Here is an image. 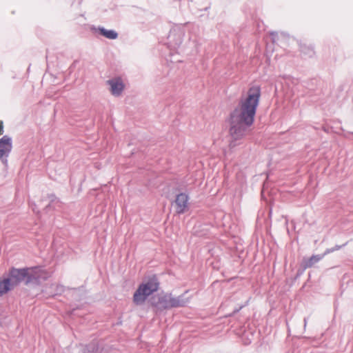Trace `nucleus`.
Segmentation results:
<instances>
[{"instance_id":"nucleus-21","label":"nucleus","mask_w":353,"mask_h":353,"mask_svg":"<svg viewBox=\"0 0 353 353\" xmlns=\"http://www.w3.org/2000/svg\"><path fill=\"white\" fill-rule=\"evenodd\" d=\"M302 274V272H298L297 276H300Z\"/></svg>"},{"instance_id":"nucleus-10","label":"nucleus","mask_w":353,"mask_h":353,"mask_svg":"<svg viewBox=\"0 0 353 353\" xmlns=\"http://www.w3.org/2000/svg\"><path fill=\"white\" fill-rule=\"evenodd\" d=\"M11 288L12 286L10 283V279L6 278L3 280H0V296L7 293Z\"/></svg>"},{"instance_id":"nucleus-6","label":"nucleus","mask_w":353,"mask_h":353,"mask_svg":"<svg viewBox=\"0 0 353 353\" xmlns=\"http://www.w3.org/2000/svg\"><path fill=\"white\" fill-rule=\"evenodd\" d=\"M107 83L110 87V92L112 95L119 97L124 90V83L120 77H115L107 81Z\"/></svg>"},{"instance_id":"nucleus-15","label":"nucleus","mask_w":353,"mask_h":353,"mask_svg":"<svg viewBox=\"0 0 353 353\" xmlns=\"http://www.w3.org/2000/svg\"><path fill=\"white\" fill-rule=\"evenodd\" d=\"M30 205L32 210V211L37 214L39 212V211L37 209V205L34 203H30Z\"/></svg>"},{"instance_id":"nucleus-2","label":"nucleus","mask_w":353,"mask_h":353,"mask_svg":"<svg viewBox=\"0 0 353 353\" xmlns=\"http://www.w3.org/2000/svg\"><path fill=\"white\" fill-rule=\"evenodd\" d=\"M159 281L156 275L149 277L145 283H141L133 295V301L136 305L143 303L147 297L159 290Z\"/></svg>"},{"instance_id":"nucleus-1","label":"nucleus","mask_w":353,"mask_h":353,"mask_svg":"<svg viewBox=\"0 0 353 353\" xmlns=\"http://www.w3.org/2000/svg\"><path fill=\"white\" fill-rule=\"evenodd\" d=\"M260 96L261 90L259 87L250 88L247 97L241 99L237 106L230 112L228 119L230 149L240 145L249 133L250 128L254 121Z\"/></svg>"},{"instance_id":"nucleus-9","label":"nucleus","mask_w":353,"mask_h":353,"mask_svg":"<svg viewBox=\"0 0 353 353\" xmlns=\"http://www.w3.org/2000/svg\"><path fill=\"white\" fill-rule=\"evenodd\" d=\"M97 30L100 34L109 39H116L118 37V33L113 30H106L103 27H99Z\"/></svg>"},{"instance_id":"nucleus-14","label":"nucleus","mask_w":353,"mask_h":353,"mask_svg":"<svg viewBox=\"0 0 353 353\" xmlns=\"http://www.w3.org/2000/svg\"><path fill=\"white\" fill-rule=\"evenodd\" d=\"M301 52L305 57H312L314 54V49L305 45L301 46Z\"/></svg>"},{"instance_id":"nucleus-4","label":"nucleus","mask_w":353,"mask_h":353,"mask_svg":"<svg viewBox=\"0 0 353 353\" xmlns=\"http://www.w3.org/2000/svg\"><path fill=\"white\" fill-rule=\"evenodd\" d=\"M28 270L27 268L17 269L12 268L9 272L10 283L12 287L17 285L28 276Z\"/></svg>"},{"instance_id":"nucleus-17","label":"nucleus","mask_w":353,"mask_h":353,"mask_svg":"<svg viewBox=\"0 0 353 353\" xmlns=\"http://www.w3.org/2000/svg\"><path fill=\"white\" fill-rule=\"evenodd\" d=\"M271 39L273 43H276V37H277L276 32H271L270 34Z\"/></svg>"},{"instance_id":"nucleus-19","label":"nucleus","mask_w":353,"mask_h":353,"mask_svg":"<svg viewBox=\"0 0 353 353\" xmlns=\"http://www.w3.org/2000/svg\"><path fill=\"white\" fill-rule=\"evenodd\" d=\"M347 244V242H346L345 243H344V244H343V245H336L335 247H334V248L335 251H336V250H340L341 248H343V247L345 246Z\"/></svg>"},{"instance_id":"nucleus-20","label":"nucleus","mask_w":353,"mask_h":353,"mask_svg":"<svg viewBox=\"0 0 353 353\" xmlns=\"http://www.w3.org/2000/svg\"><path fill=\"white\" fill-rule=\"evenodd\" d=\"M3 132V123L2 121H0V135Z\"/></svg>"},{"instance_id":"nucleus-16","label":"nucleus","mask_w":353,"mask_h":353,"mask_svg":"<svg viewBox=\"0 0 353 353\" xmlns=\"http://www.w3.org/2000/svg\"><path fill=\"white\" fill-rule=\"evenodd\" d=\"M334 251H335V250H334V248H327V249L325 250V252L322 255H323V257H324L325 255H327V254H330L331 252H333Z\"/></svg>"},{"instance_id":"nucleus-7","label":"nucleus","mask_w":353,"mask_h":353,"mask_svg":"<svg viewBox=\"0 0 353 353\" xmlns=\"http://www.w3.org/2000/svg\"><path fill=\"white\" fill-rule=\"evenodd\" d=\"M323 258V255L322 254L312 255L307 259L304 258L302 261L301 266L303 267V270L311 268L314 264L320 261Z\"/></svg>"},{"instance_id":"nucleus-22","label":"nucleus","mask_w":353,"mask_h":353,"mask_svg":"<svg viewBox=\"0 0 353 353\" xmlns=\"http://www.w3.org/2000/svg\"><path fill=\"white\" fill-rule=\"evenodd\" d=\"M304 323H305V325H306V323H307V320H306V319H305V318L304 319Z\"/></svg>"},{"instance_id":"nucleus-8","label":"nucleus","mask_w":353,"mask_h":353,"mask_svg":"<svg viewBox=\"0 0 353 353\" xmlns=\"http://www.w3.org/2000/svg\"><path fill=\"white\" fill-rule=\"evenodd\" d=\"M169 305L167 307H183L188 303L187 300L183 299V296H179L178 297H173L171 295H168Z\"/></svg>"},{"instance_id":"nucleus-5","label":"nucleus","mask_w":353,"mask_h":353,"mask_svg":"<svg viewBox=\"0 0 353 353\" xmlns=\"http://www.w3.org/2000/svg\"><path fill=\"white\" fill-rule=\"evenodd\" d=\"M189 196L185 193H180L176 196L174 200L176 212L178 214H184L189 208Z\"/></svg>"},{"instance_id":"nucleus-3","label":"nucleus","mask_w":353,"mask_h":353,"mask_svg":"<svg viewBox=\"0 0 353 353\" xmlns=\"http://www.w3.org/2000/svg\"><path fill=\"white\" fill-rule=\"evenodd\" d=\"M12 139L5 135L0 139V160L5 165H8V157L12 150Z\"/></svg>"},{"instance_id":"nucleus-23","label":"nucleus","mask_w":353,"mask_h":353,"mask_svg":"<svg viewBox=\"0 0 353 353\" xmlns=\"http://www.w3.org/2000/svg\"><path fill=\"white\" fill-rule=\"evenodd\" d=\"M243 306H241L239 310H236V312H239L240 309H241Z\"/></svg>"},{"instance_id":"nucleus-11","label":"nucleus","mask_w":353,"mask_h":353,"mask_svg":"<svg viewBox=\"0 0 353 353\" xmlns=\"http://www.w3.org/2000/svg\"><path fill=\"white\" fill-rule=\"evenodd\" d=\"M82 353H97L98 350V345L96 343L92 342L86 345H82Z\"/></svg>"},{"instance_id":"nucleus-18","label":"nucleus","mask_w":353,"mask_h":353,"mask_svg":"<svg viewBox=\"0 0 353 353\" xmlns=\"http://www.w3.org/2000/svg\"><path fill=\"white\" fill-rule=\"evenodd\" d=\"M64 287L61 285H57V290L61 293L63 292Z\"/></svg>"},{"instance_id":"nucleus-12","label":"nucleus","mask_w":353,"mask_h":353,"mask_svg":"<svg viewBox=\"0 0 353 353\" xmlns=\"http://www.w3.org/2000/svg\"><path fill=\"white\" fill-rule=\"evenodd\" d=\"M48 198L50 199V203L46 207L45 210H48V209L51 208L52 207L53 208H55L56 205L59 206L60 201L58 198L56 197L54 194H50L48 195Z\"/></svg>"},{"instance_id":"nucleus-13","label":"nucleus","mask_w":353,"mask_h":353,"mask_svg":"<svg viewBox=\"0 0 353 353\" xmlns=\"http://www.w3.org/2000/svg\"><path fill=\"white\" fill-rule=\"evenodd\" d=\"M169 305L168 294H165L163 296H161L159 299L158 305H159V308L164 309V310L170 309V307H167V305Z\"/></svg>"}]
</instances>
